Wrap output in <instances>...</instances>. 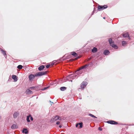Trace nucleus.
I'll list each match as a JSON object with an SVG mask.
<instances>
[{"label":"nucleus","instance_id":"1","mask_svg":"<svg viewBox=\"0 0 134 134\" xmlns=\"http://www.w3.org/2000/svg\"><path fill=\"white\" fill-rule=\"evenodd\" d=\"M47 71H42L36 73L35 75L33 74L30 75L29 76V79L30 80L32 79H34L35 77L40 76L44 75H45L47 74Z\"/></svg>","mask_w":134,"mask_h":134},{"label":"nucleus","instance_id":"2","mask_svg":"<svg viewBox=\"0 0 134 134\" xmlns=\"http://www.w3.org/2000/svg\"><path fill=\"white\" fill-rule=\"evenodd\" d=\"M110 46L114 48L115 49L118 48V47L114 44V42L113 41L112 39L111 38H109L108 40Z\"/></svg>","mask_w":134,"mask_h":134},{"label":"nucleus","instance_id":"3","mask_svg":"<svg viewBox=\"0 0 134 134\" xmlns=\"http://www.w3.org/2000/svg\"><path fill=\"white\" fill-rule=\"evenodd\" d=\"M71 54L75 57H76L75 59H79L82 58V56L81 55H79L78 54L76 53L75 52H71Z\"/></svg>","mask_w":134,"mask_h":134},{"label":"nucleus","instance_id":"4","mask_svg":"<svg viewBox=\"0 0 134 134\" xmlns=\"http://www.w3.org/2000/svg\"><path fill=\"white\" fill-rule=\"evenodd\" d=\"M107 7L108 6L107 5H105L103 6L99 5L98 6V8L99 11H100L107 8Z\"/></svg>","mask_w":134,"mask_h":134},{"label":"nucleus","instance_id":"5","mask_svg":"<svg viewBox=\"0 0 134 134\" xmlns=\"http://www.w3.org/2000/svg\"><path fill=\"white\" fill-rule=\"evenodd\" d=\"M87 85V82H83L80 85L81 88L83 89L86 87Z\"/></svg>","mask_w":134,"mask_h":134},{"label":"nucleus","instance_id":"6","mask_svg":"<svg viewBox=\"0 0 134 134\" xmlns=\"http://www.w3.org/2000/svg\"><path fill=\"white\" fill-rule=\"evenodd\" d=\"M58 119L59 120H61V118H60V119L58 116H56L55 117H54L51 120L53 121L54 122Z\"/></svg>","mask_w":134,"mask_h":134},{"label":"nucleus","instance_id":"7","mask_svg":"<svg viewBox=\"0 0 134 134\" xmlns=\"http://www.w3.org/2000/svg\"><path fill=\"white\" fill-rule=\"evenodd\" d=\"M107 122L110 124L113 125L117 124H118V123L117 122L113 120L108 121Z\"/></svg>","mask_w":134,"mask_h":134},{"label":"nucleus","instance_id":"8","mask_svg":"<svg viewBox=\"0 0 134 134\" xmlns=\"http://www.w3.org/2000/svg\"><path fill=\"white\" fill-rule=\"evenodd\" d=\"M19 112L18 111L15 112L13 114V117L14 118H16L19 115Z\"/></svg>","mask_w":134,"mask_h":134},{"label":"nucleus","instance_id":"9","mask_svg":"<svg viewBox=\"0 0 134 134\" xmlns=\"http://www.w3.org/2000/svg\"><path fill=\"white\" fill-rule=\"evenodd\" d=\"M89 65V64H86L82 66L80 68V70L86 69L88 66Z\"/></svg>","mask_w":134,"mask_h":134},{"label":"nucleus","instance_id":"10","mask_svg":"<svg viewBox=\"0 0 134 134\" xmlns=\"http://www.w3.org/2000/svg\"><path fill=\"white\" fill-rule=\"evenodd\" d=\"M12 77V79L14 80V81L16 82L17 81V78L16 75H13Z\"/></svg>","mask_w":134,"mask_h":134},{"label":"nucleus","instance_id":"11","mask_svg":"<svg viewBox=\"0 0 134 134\" xmlns=\"http://www.w3.org/2000/svg\"><path fill=\"white\" fill-rule=\"evenodd\" d=\"M26 92L28 94H31L32 93V92L29 89H27Z\"/></svg>","mask_w":134,"mask_h":134},{"label":"nucleus","instance_id":"12","mask_svg":"<svg viewBox=\"0 0 134 134\" xmlns=\"http://www.w3.org/2000/svg\"><path fill=\"white\" fill-rule=\"evenodd\" d=\"M23 133H25L26 134H27L28 132V131L27 129H24L22 131Z\"/></svg>","mask_w":134,"mask_h":134},{"label":"nucleus","instance_id":"13","mask_svg":"<svg viewBox=\"0 0 134 134\" xmlns=\"http://www.w3.org/2000/svg\"><path fill=\"white\" fill-rule=\"evenodd\" d=\"M44 68V65H42L39 66L38 69L39 71H41Z\"/></svg>","mask_w":134,"mask_h":134},{"label":"nucleus","instance_id":"14","mask_svg":"<svg viewBox=\"0 0 134 134\" xmlns=\"http://www.w3.org/2000/svg\"><path fill=\"white\" fill-rule=\"evenodd\" d=\"M109 51L107 50H105L103 52V54L105 55H107L109 54Z\"/></svg>","mask_w":134,"mask_h":134},{"label":"nucleus","instance_id":"15","mask_svg":"<svg viewBox=\"0 0 134 134\" xmlns=\"http://www.w3.org/2000/svg\"><path fill=\"white\" fill-rule=\"evenodd\" d=\"M97 51V49L96 47H94L92 50V51L93 53H96Z\"/></svg>","mask_w":134,"mask_h":134},{"label":"nucleus","instance_id":"16","mask_svg":"<svg viewBox=\"0 0 134 134\" xmlns=\"http://www.w3.org/2000/svg\"><path fill=\"white\" fill-rule=\"evenodd\" d=\"M0 49L1 51L2 52V54L4 55H6V52L5 51L2 49V48H0Z\"/></svg>","mask_w":134,"mask_h":134},{"label":"nucleus","instance_id":"17","mask_svg":"<svg viewBox=\"0 0 134 134\" xmlns=\"http://www.w3.org/2000/svg\"><path fill=\"white\" fill-rule=\"evenodd\" d=\"M123 36L124 37H129V35L127 33H126L124 34L123 35Z\"/></svg>","mask_w":134,"mask_h":134},{"label":"nucleus","instance_id":"18","mask_svg":"<svg viewBox=\"0 0 134 134\" xmlns=\"http://www.w3.org/2000/svg\"><path fill=\"white\" fill-rule=\"evenodd\" d=\"M17 128L16 125L15 124L13 125L11 127V129H15Z\"/></svg>","mask_w":134,"mask_h":134},{"label":"nucleus","instance_id":"19","mask_svg":"<svg viewBox=\"0 0 134 134\" xmlns=\"http://www.w3.org/2000/svg\"><path fill=\"white\" fill-rule=\"evenodd\" d=\"M66 89V88L65 87H62L60 88V90L62 91H64Z\"/></svg>","mask_w":134,"mask_h":134},{"label":"nucleus","instance_id":"20","mask_svg":"<svg viewBox=\"0 0 134 134\" xmlns=\"http://www.w3.org/2000/svg\"><path fill=\"white\" fill-rule=\"evenodd\" d=\"M30 116H31V115H29L27 117L26 120H27V121L28 122H30V120H29V118H30Z\"/></svg>","mask_w":134,"mask_h":134},{"label":"nucleus","instance_id":"21","mask_svg":"<svg viewBox=\"0 0 134 134\" xmlns=\"http://www.w3.org/2000/svg\"><path fill=\"white\" fill-rule=\"evenodd\" d=\"M89 115L93 118H97V117H96V116H94V115H93L91 114H89Z\"/></svg>","mask_w":134,"mask_h":134},{"label":"nucleus","instance_id":"22","mask_svg":"<svg viewBox=\"0 0 134 134\" xmlns=\"http://www.w3.org/2000/svg\"><path fill=\"white\" fill-rule=\"evenodd\" d=\"M23 67V66L21 65H19L17 67V68L19 69H20Z\"/></svg>","mask_w":134,"mask_h":134},{"label":"nucleus","instance_id":"23","mask_svg":"<svg viewBox=\"0 0 134 134\" xmlns=\"http://www.w3.org/2000/svg\"><path fill=\"white\" fill-rule=\"evenodd\" d=\"M57 62V61L56 60L53 61V62H52V64H51V65H52V66L53 65H54L55 64V62Z\"/></svg>","mask_w":134,"mask_h":134},{"label":"nucleus","instance_id":"24","mask_svg":"<svg viewBox=\"0 0 134 134\" xmlns=\"http://www.w3.org/2000/svg\"><path fill=\"white\" fill-rule=\"evenodd\" d=\"M122 43L123 46H125L126 44V42L125 41H123Z\"/></svg>","mask_w":134,"mask_h":134},{"label":"nucleus","instance_id":"25","mask_svg":"<svg viewBox=\"0 0 134 134\" xmlns=\"http://www.w3.org/2000/svg\"><path fill=\"white\" fill-rule=\"evenodd\" d=\"M79 125H80V128H82V122L79 123Z\"/></svg>","mask_w":134,"mask_h":134},{"label":"nucleus","instance_id":"26","mask_svg":"<svg viewBox=\"0 0 134 134\" xmlns=\"http://www.w3.org/2000/svg\"><path fill=\"white\" fill-rule=\"evenodd\" d=\"M50 65L49 64L48 65L46 66V67L47 68H48L50 67Z\"/></svg>","mask_w":134,"mask_h":134},{"label":"nucleus","instance_id":"27","mask_svg":"<svg viewBox=\"0 0 134 134\" xmlns=\"http://www.w3.org/2000/svg\"><path fill=\"white\" fill-rule=\"evenodd\" d=\"M75 59H70L69 60V62H72L73 60H75Z\"/></svg>","mask_w":134,"mask_h":134},{"label":"nucleus","instance_id":"28","mask_svg":"<svg viewBox=\"0 0 134 134\" xmlns=\"http://www.w3.org/2000/svg\"><path fill=\"white\" fill-rule=\"evenodd\" d=\"M60 122L59 121H58L56 122V124L58 125L60 124Z\"/></svg>","mask_w":134,"mask_h":134},{"label":"nucleus","instance_id":"29","mask_svg":"<svg viewBox=\"0 0 134 134\" xmlns=\"http://www.w3.org/2000/svg\"><path fill=\"white\" fill-rule=\"evenodd\" d=\"M98 129L99 130L101 131L102 130V129L100 127H99L98 128Z\"/></svg>","mask_w":134,"mask_h":134},{"label":"nucleus","instance_id":"30","mask_svg":"<svg viewBox=\"0 0 134 134\" xmlns=\"http://www.w3.org/2000/svg\"><path fill=\"white\" fill-rule=\"evenodd\" d=\"M30 117V119L31 121H32L33 120V118L31 116Z\"/></svg>","mask_w":134,"mask_h":134},{"label":"nucleus","instance_id":"31","mask_svg":"<svg viewBox=\"0 0 134 134\" xmlns=\"http://www.w3.org/2000/svg\"><path fill=\"white\" fill-rule=\"evenodd\" d=\"M79 125V124H76V126L77 127Z\"/></svg>","mask_w":134,"mask_h":134},{"label":"nucleus","instance_id":"32","mask_svg":"<svg viewBox=\"0 0 134 134\" xmlns=\"http://www.w3.org/2000/svg\"><path fill=\"white\" fill-rule=\"evenodd\" d=\"M60 59H61V60H60V61H63L65 59H59V60Z\"/></svg>","mask_w":134,"mask_h":134},{"label":"nucleus","instance_id":"33","mask_svg":"<svg viewBox=\"0 0 134 134\" xmlns=\"http://www.w3.org/2000/svg\"><path fill=\"white\" fill-rule=\"evenodd\" d=\"M59 127L60 128H61L62 127V126L61 125H59Z\"/></svg>","mask_w":134,"mask_h":134},{"label":"nucleus","instance_id":"34","mask_svg":"<svg viewBox=\"0 0 134 134\" xmlns=\"http://www.w3.org/2000/svg\"><path fill=\"white\" fill-rule=\"evenodd\" d=\"M34 88V87H31L30 88Z\"/></svg>","mask_w":134,"mask_h":134},{"label":"nucleus","instance_id":"35","mask_svg":"<svg viewBox=\"0 0 134 134\" xmlns=\"http://www.w3.org/2000/svg\"><path fill=\"white\" fill-rule=\"evenodd\" d=\"M103 19H105V17H104L103 18Z\"/></svg>","mask_w":134,"mask_h":134},{"label":"nucleus","instance_id":"36","mask_svg":"<svg viewBox=\"0 0 134 134\" xmlns=\"http://www.w3.org/2000/svg\"><path fill=\"white\" fill-rule=\"evenodd\" d=\"M57 62H59L58 61V60H57Z\"/></svg>","mask_w":134,"mask_h":134},{"label":"nucleus","instance_id":"37","mask_svg":"<svg viewBox=\"0 0 134 134\" xmlns=\"http://www.w3.org/2000/svg\"><path fill=\"white\" fill-rule=\"evenodd\" d=\"M72 75L71 74V75H70L69 76H72Z\"/></svg>","mask_w":134,"mask_h":134},{"label":"nucleus","instance_id":"38","mask_svg":"<svg viewBox=\"0 0 134 134\" xmlns=\"http://www.w3.org/2000/svg\"><path fill=\"white\" fill-rule=\"evenodd\" d=\"M44 88V89H45L46 88Z\"/></svg>","mask_w":134,"mask_h":134}]
</instances>
